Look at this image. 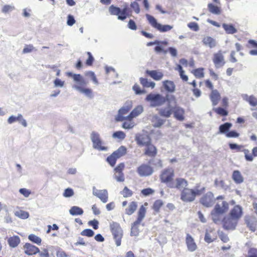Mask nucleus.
<instances>
[{
  "mask_svg": "<svg viewBox=\"0 0 257 257\" xmlns=\"http://www.w3.org/2000/svg\"><path fill=\"white\" fill-rule=\"evenodd\" d=\"M187 26L191 30L194 31H198L199 29L197 23L194 22L188 23Z\"/></svg>",
  "mask_w": 257,
  "mask_h": 257,
  "instance_id": "obj_61",
  "label": "nucleus"
},
{
  "mask_svg": "<svg viewBox=\"0 0 257 257\" xmlns=\"http://www.w3.org/2000/svg\"><path fill=\"white\" fill-rule=\"evenodd\" d=\"M70 214L72 215H80L83 213V209L78 206H72L69 210Z\"/></svg>",
  "mask_w": 257,
  "mask_h": 257,
  "instance_id": "obj_38",
  "label": "nucleus"
},
{
  "mask_svg": "<svg viewBox=\"0 0 257 257\" xmlns=\"http://www.w3.org/2000/svg\"><path fill=\"white\" fill-rule=\"evenodd\" d=\"M146 214V209L142 205L139 208L137 213V218L135 221H134L131 226V235L132 236H137L140 232L139 227L144 219Z\"/></svg>",
  "mask_w": 257,
  "mask_h": 257,
  "instance_id": "obj_7",
  "label": "nucleus"
},
{
  "mask_svg": "<svg viewBox=\"0 0 257 257\" xmlns=\"http://www.w3.org/2000/svg\"><path fill=\"white\" fill-rule=\"evenodd\" d=\"M173 101L176 103V99L174 95H171L169 99L163 96L160 94L150 93L147 95L146 100L150 102V106L152 107L160 106L164 104L166 100Z\"/></svg>",
  "mask_w": 257,
  "mask_h": 257,
  "instance_id": "obj_6",
  "label": "nucleus"
},
{
  "mask_svg": "<svg viewBox=\"0 0 257 257\" xmlns=\"http://www.w3.org/2000/svg\"><path fill=\"white\" fill-rule=\"evenodd\" d=\"M199 185L197 184L194 189H189L185 187L181 190V199L184 202L193 201L196 196L200 195L205 191V188H199Z\"/></svg>",
  "mask_w": 257,
  "mask_h": 257,
  "instance_id": "obj_5",
  "label": "nucleus"
},
{
  "mask_svg": "<svg viewBox=\"0 0 257 257\" xmlns=\"http://www.w3.org/2000/svg\"><path fill=\"white\" fill-rule=\"evenodd\" d=\"M146 73L149 75L154 80L158 81L162 79L164 74L160 70H149L146 71Z\"/></svg>",
  "mask_w": 257,
  "mask_h": 257,
  "instance_id": "obj_22",
  "label": "nucleus"
},
{
  "mask_svg": "<svg viewBox=\"0 0 257 257\" xmlns=\"http://www.w3.org/2000/svg\"><path fill=\"white\" fill-rule=\"evenodd\" d=\"M135 140L137 145L143 147V155L151 158H155L158 154V149L152 143L151 138L148 135L137 134Z\"/></svg>",
  "mask_w": 257,
  "mask_h": 257,
  "instance_id": "obj_2",
  "label": "nucleus"
},
{
  "mask_svg": "<svg viewBox=\"0 0 257 257\" xmlns=\"http://www.w3.org/2000/svg\"><path fill=\"white\" fill-rule=\"evenodd\" d=\"M244 221L247 227L252 232L256 229V218L252 216H247L245 217Z\"/></svg>",
  "mask_w": 257,
  "mask_h": 257,
  "instance_id": "obj_17",
  "label": "nucleus"
},
{
  "mask_svg": "<svg viewBox=\"0 0 257 257\" xmlns=\"http://www.w3.org/2000/svg\"><path fill=\"white\" fill-rule=\"evenodd\" d=\"M204 69L203 68H198L193 70L191 73L197 78H202L204 77Z\"/></svg>",
  "mask_w": 257,
  "mask_h": 257,
  "instance_id": "obj_37",
  "label": "nucleus"
},
{
  "mask_svg": "<svg viewBox=\"0 0 257 257\" xmlns=\"http://www.w3.org/2000/svg\"><path fill=\"white\" fill-rule=\"evenodd\" d=\"M207 7L209 11L212 14L215 15H219L221 14V9L218 6L210 3L208 4Z\"/></svg>",
  "mask_w": 257,
  "mask_h": 257,
  "instance_id": "obj_36",
  "label": "nucleus"
},
{
  "mask_svg": "<svg viewBox=\"0 0 257 257\" xmlns=\"http://www.w3.org/2000/svg\"><path fill=\"white\" fill-rule=\"evenodd\" d=\"M124 169V164L123 163H119L114 169V171L115 173H122L123 169Z\"/></svg>",
  "mask_w": 257,
  "mask_h": 257,
  "instance_id": "obj_63",
  "label": "nucleus"
},
{
  "mask_svg": "<svg viewBox=\"0 0 257 257\" xmlns=\"http://www.w3.org/2000/svg\"><path fill=\"white\" fill-rule=\"evenodd\" d=\"M246 46L249 48H256V49L251 50V51H257V42L253 40H248Z\"/></svg>",
  "mask_w": 257,
  "mask_h": 257,
  "instance_id": "obj_57",
  "label": "nucleus"
},
{
  "mask_svg": "<svg viewBox=\"0 0 257 257\" xmlns=\"http://www.w3.org/2000/svg\"><path fill=\"white\" fill-rule=\"evenodd\" d=\"M138 203L136 201L131 202L128 206L125 209V213L128 215L133 214L137 210Z\"/></svg>",
  "mask_w": 257,
  "mask_h": 257,
  "instance_id": "obj_26",
  "label": "nucleus"
},
{
  "mask_svg": "<svg viewBox=\"0 0 257 257\" xmlns=\"http://www.w3.org/2000/svg\"><path fill=\"white\" fill-rule=\"evenodd\" d=\"M174 170L172 168H167L161 171L159 179L161 183L166 184L168 187L171 189L181 190L188 185V182L185 179L178 177L174 180Z\"/></svg>",
  "mask_w": 257,
  "mask_h": 257,
  "instance_id": "obj_1",
  "label": "nucleus"
},
{
  "mask_svg": "<svg viewBox=\"0 0 257 257\" xmlns=\"http://www.w3.org/2000/svg\"><path fill=\"white\" fill-rule=\"evenodd\" d=\"M87 54L88 56V58L85 62V64L87 66H92L93 63L94 59L90 52H87Z\"/></svg>",
  "mask_w": 257,
  "mask_h": 257,
  "instance_id": "obj_58",
  "label": "nucleus"
},
{
  "mask_svg": "<svg viewBox=\"0 0 257 257\" xmlns=\"http://www.w3.org/2000/svg\"><path fill=\"white\" fill-rule=\"evenodd\" d=\"M232 126V124L230 122H225L219 126V132L221 134L226 133L230 128Z\"/></svg>",
  "mask_w": 257,
  "mask_h": 257,
  "instance_id": "obj_45",
  "label": "nucleus"
},
{
  "mask_svg": "<svg viewBox=\"0 0 257 257\" xmlns=\"http://www.w3.org/2000/svg\"><path fill=\"white\" fill-rule=\"evenodd\" d=\"M117 159L112 153L107 158L106 161L111 167H114Z\"/></svg>",
  "mask_w": 257,
  "mask_h": 257,
  "instance_id": "obj_49",
  "label": "nucleus"
},
{
  "mask_svg": "<svg viewBox=\"0 0 257 257\" xmlns=\"http://www.w3.org/2000/svg\"><path fill=\"white\" fill-rule=\"evenodd\" d=\"M232 178L236 184H240L243 181V178L240 172L238 170H235L233 172Z\"/></svg>",
  "mask_w": 257,
  "mask_h": 257,
  "instance_id": "obj_32",
  "label": "nucleus"
},
{
  "mask_svg": "<svg viewBox=\"0 0 257 257\" xmlns=\"http://www.w3.org/2000/svg\"><path fill=\"white\" fill-rule=\"evenodd\" d=\"M167 45L168 43L166 41H159L158 40H155L154 42H150L147 44V46H151L153 45Z\"/></svg>",
  "mask_w": 257,
  "mask_h": 257,
  "instance_id": "obj_56",
  "label": "nucleus"
},
{
  "mask_svg": "<svg viewBox=\"0 0 257 257\" xmlns=\"http://www.w3.org/2000/svg\"><path fill=\"white\" fill-rule=\"evenodd\" d=\"M244 99L248 102L251 106H257V98L253 95H245L244 97Z\"/></svg>",
  "mask_w": 257,
  "mask_h": 257,
  "instance_id": "obj_43",
  "label": "nucleus"
},
{
  "mask_svg": "<svg viewBox=\"0 0 257 257\" xmlns=\"http://www.w3.org/2000/svg\"><path fill=\"white\" fill-rule=\"evenodd\" d=\"M153 126L155 127H160L165 122V120L160 118L157 115H154L152 119Z\"/></svg>",
  "mask_w": 257,
  "mask_h": 257,
  "instance_id": "obj_30",
  "label": "nucleus"
},
{
  "mask_svg": "<svg viewBox=\"0 0 257 257\" xmlns=\"http://www.w3.org/2000/svg\"><path fill=\"white\" fill-rule=\"evenodd\" d=\"M9 245L12 247H16L20 242V239L18 236L15 235L10 237L8 240Z\"/></svg>",
  "mask_w": 257,
  "mask_h": 257,
  "instance_id": "obj_34",
  "label": "nucleus"
},
{
  "mask_svg": "<svg viewBox=\"0 0 257 257\" xmlns=\"http://www.w3.org/2000/svg\"><path fill=\"white\" fill-rule=\"evenodd\" d=\"M245 257H257V248L255 247L249 248Z\"/></svg>",
  "mask_w": 257,
  "mask_h": 257,
  "instance_id": "obj_51",
  "label": "nucleus"
},
{
  "mask_svg": "<svg viewBox=\"0 0 257 257\" xmlns=\"http://www.w3.org/2000/svg\"><path fill=\"white\" fill-rule=\"evenodd\" d=\"M15 215L16 216L23 219H27L29 216V213L28 212L22 210L16 211Z\"/></svg>",
  "mask_w": 257,
  "mask_h": 257,
  "instance_id": "obj_46",
  "label": "nucleus"
},
{
  "mask_svg": "<svg viewBox=\"0 0 257 257\" xmlns=\"http://www.w3.org/2000/svg\"><path fill=\"white\" fill-rule=\"evenodd\" d=\"M173 113L174 117L178 120L183 121L185 119V110L183 108L179 106L173 107Z\"/></svg>",
  "mask_w": 257,
  "mask_h": 257,
  "instance_id": "obj_19",
  "label": "nucleus"
},
{
  "mask_svg": "<svg viewBox=\"0 0 257 257\" xmlns=\"http://www.w3.org/2000/svg\"><path fill=\"white\" fill-rule=\"evenodd\" d=\"M215 205L211 212V216L213 221L217 223L221 219L222 216L228 211L229 203L225 200L223 195H219L215 198Z\"/></svg>",
  "mask_w": 257,
  "mask_h": 257,
  "instance_id": "obj_3",
  "label": "nucleus"
},
{
  "mask_svg": "<svg viewBox=\"0 0 257 257\" xmlns=\"http://www.w3.org/2000/svg\"><path fill=\"white\" fill-rule=\"evenodd\" d=\"M122 127L125 129H130L135 126V123L133 117H130L128 115L125 117Z\"/></svg>",
  "mask_w": 257,
  "mask_h": 257,
  "instance_id": "obj_28",
  "label": "nucleus"
},
{
  "mask_svg": "<svg viewBox=\"0 0 257 257\" xmlns=\"http://www.w3.org/2000/svg\"><path fill=\"white\" fill-rule=\"evenodd\" d=\"M222 27L227 34H233L236 33L237 30L232 25L223 24Z\"/></svg>",
  "mask_w": 257,
  "mask_h": 257,
  "instance_id": "obj_39",
  "label": "nucleus"
},
{
  "mask_svg": "<svg viewBox=\"0 0 257 257\" xmlns=\"http://www.w3.org/2000/svg\"><path fill=\"white\" fill-rule=\"evenodd\" d=\"M23 248L25 253L28 255L36 254L39 252V248L30 243H26Z\"/></svg>",
  "mask_w": 257,
  "mask_h": 257,
  "instance_id": "obj_18",
  "label": "nucleus"
},
{
  "mask_svg": "<svg viewBox=\"0 0 257 257\" xmlns=\"http://www.w3.org/2000/svg\"><path fill=\"white\" fill-rule=\"evenodd\" d=\"M222 223L224 229L234 230L237 224L238 221L228 215L224 217Z\"/></svg>",
  "mask_w": 257,
  "mask_h": 257,
  "instance_id": "obj_14",
  "label": "nucleus"
},
{
  "mask_svg": "<svg viewBox=\"0 0 257 257\" xmlns=\"http://www.w3.org/2000/svg\"><path fill=\"white\" fill-rule=\"evenodd\" d=\"M146 18L149 24L154 28L161 32H166L170 31L173 27L169 25H162L158 23L156 19L152 16L146 14Z\"/></svg>",
  "mask_w": 257,
  "mask_h": 257,
  "instance_id": "obj_10",
  "label": "nucleus"
},
{
  "mask_svg": "<svg viewBox=\"0 0 257 257\" xmlns=\"http://www.w3.org/2000/svg\"><path fill=\"white\" fill-rule=\"evenodd\" d=\"M163 86L165 90L170 92H173L175 90V85L174 83L170 80H165L163 82Z\"/></svg>",
  "mask_w": 257,
  "mask_h": 257,
  "instance_id": "obj_29",
  "label": "nucleus"
},
{
  "mask_svg": "<svg viewBox=\"0 0 257 257\" xmlns=\"http://www.w3.org/2000/svg\"><path fill=\"white\" fill-rule=\"evenodd\" d=\"M225 136L227 138H238L239 136V134L236 132L235 131H231L230 132H228L226 133Z\"/></svg>",
  "mask_w": 257,
  "mask_h": 257,
  "instance_id": "obj_60",
  "label": "nucleus"
},
{
  "mask_svg": "<svg viewBox=\"0 0 257 257\" xmlns=\"http://www.w3.org/2000/svg\"><path fill=\"white\" fill-rule=\"evenodd\" d=\"M214 195L212 193L209 192L203 195L200 199V202L206 207L212 206L214 202Z\"/></svg>",
  "mask_w": 257,
  "mask_h": 257,
  "instance_id": "obj_15",
  "label": "nucleus"
},
{
  "mask_svg": "<svg viewBox=\"0 0 257 257\" xmlns=\"http://www.w3.org/2000/svg\"><path fill=\"white\" fill-rule=\"evenodd\" d=\"M173 107L168 105L166 107L162 108L159 110V115L164 117L169 118L173 113Z\"/></svg>",
  "mask_w": 257,
  "mask_h": 257,
  "instance_id": "obj_23",
  "label": "nucleus"
},
{
  "mask_svg": "<svg viewBox=\"0 0 257 257\" xmlns=\"http://www.w3.org/2000/svg\"><path fill=\"white\" fill-rule=\"evenodd\" d=\"M154 190L150 188L144 189L141 191V193L144 196H148L154 193Z\"/></svg>",
  "mask_w": 257,
  "mask_h": 257,
  "instance_id": "obj_64",
  "label": "nucleus"
},
{
  "mask_svg": "<svg viewBox=\"0 0 257 257\" xmlns=\"http://www.w3.org/2000/svg\"><path fill=\"white\" fill-rule=\"evenodd\" d=\"M190 84L192 85L193 87L192 91L194 95H195L196 97H199L200 96L201 92V91L196 88V82L195 80H193L192 82L189 83Z\"/></svg>",
  "mask_w": 257,
  "mask_h": 257,
  "instance_id": "obj_47",
  "label": "nucleus"
},
{
  "mask_svg": "<svg viewBox=\"0 0 257 257\" xmlns=\"http://www.w3.org/2000/svg\"><path fill=\"white\" fill-rule=\"evenodd\" d=\"M175 70H177L179 72V75L183 81H187L188 80V77L185 74V71L183 70L182 67L178 64L175 68Z\"/></svg>",
  "mask_w": 257,
  "mask_h": 257,
  "instance_id": "obj_42",
  "label": "nucleus"
},
{
  "mask_svg": "<svg viewBox=\"0 0 257 257\" xmlns=\"http://www.w3.org/2000/svg\"><path fill=\"white\" fill-rule=\"evenodd\" d=\"M91 140L93 143V147L98 151H107V147L103 146V143L98 133L93 132L91 134Z\"/></svg>",
  "mask_w": 257,
  "mask_h": 257,
  "instance_id": "obj_11",
  "label": "nucleus"
},
{
  "mask_svg": "<svg viewBox=\"0 0 257 257\" xmlns=\"http://www.w3.org/2000/svg\"><path fill=\"white\" fill-rule=\"evenodd\" d=\"M110 231L113 236V238L117 246L121 244V240L123 235L122 230L119 223L112 222L110 224Z\"/></svg>",
  "mask_w": 257,
  "mask_h": 257,
  "instance_id": "obj_9",
  "label": "nucleus"
},
{
  "mask_svg": "<svg viewBox=\"0 0 257 257\" xmlns=\"http://www.w3.org/2000/svg\"><path fill=\"white\" fill-rule=\"evenodd\" d=\"M143 111V107L141 105L136 107L130 113L129 117L133 118L139 115Z\"/></svg>",
  "mask_w": 257,
  "mask_h": 257,
  "instance_id": "obj_35",
  "label": "nucleus"
},
{
  "mask_svg": "<svg viewBox=\"0 0 257 257\" xmlns=\"http://www.w3.org/2000/svg\"><path fill=\"white\" fill-rule=\"evenodd\" d=\"M131 7L137 13L139 14L140 12V6L136 2H134L131 4Z\"/></svg>",
  "mask_w": 257,
  "mask_h": 257,
  "instance_id": "obj_62",
  "label": "nucleus"
},
{
  "mask_svg": "<svg viewBox=\"0 0 257 257\" xmlns=\"http://www.w3.org/2000/svg\"><path fill=\"white\" fill-rule=\"evenodd\" d=\"M211 231L210 232H206L204 237L205 241L208 243L213 242L216 238V236Z\"/></svg>",
  "mask_w": 257,
  "mask_h": 257,
  "instance_id": "obj_41",
  "label": "nucleus"
},
{
  "mask_svg": "<svg viewBox=\"0 0 257 257\" xmlns=\"http://www.w3.org/2000/svg\"><path fill=\"white\" fill-rule=\"evenodd\" d=\"M244 154V157L247 161H252L253 158L257 157V147H254L252 150V153L251 154L248 149H244L243 150Z\"/></svg>",
  "mask_w": 257,
  "mask_h": 257,
  "instance_id": "obj_24",
  "label": "nucleus"
},
{
  "mask_svg": "<svg viewBox=\"0 0 257 257\" xmlns=\"http://www.w3.org/2000/svg\"><path fill=\"white\" fill-rule=\"evenodd\" d=\"M210 98L212 101L213 105H216L218 104L220 99V95L216 89L211 91L210 94Z\"/></svg>",
  "mask_w": 257,
  "mask_h": 257,
  "instance_id": "obj_27",
  "label": "nucleus"
},
{
  "mask_svg": "<svg viewBox=\"0 0 257 257\" xmlns=\"http://www.w3.org/2000/svg\"><path fill=\"white\" fill-rule=\"evenodd\" d=\"M108 11L110 15L117 16L118 19L122 21L132 16V11L127 6H125L121 10L119 8L111 5L109 7Z\"/></svg>",
  "mask_w": 257,
  "mask_h": 257,
  "instance_id": "obj_8",
  "label": "nucleus"
},
{
  "mask_svg": "<svg viewBox=\"0 0 257 257\" xmlns=\"http://www.w3.org/2000/svg\"><path fill=\"white\" fill-rule=\"evenodd\" d=\"M28 239L32 242L40 245L41 243L42 239L39 236L34 234H31L28 236Z\"/></svg>",
  "mask_w": 257,
  "mask_h": 257,
  "instance_id": "obj_48",
  "label": "nucleus"
},
{
  "mask_svg": "<svg viewBox=\"0 0 257 257\" xmlns=\"http://www.w3.org/2000/svg\"><path fill=\"white\" fill-rule=\"evenodd\" d=\"M137 172L140 177H148L152 175L154 169L150 165L143 163L137 168Z\"/></svg>",
  "mask_w": 257,
  "mask_h": 257,
  "instance_id": "obj_12",
  "label": "nucleus"
},
{
  "mask_svg": "<svg viewBox=\"0 0 257 257\" xmlns=\"http://www.w3.org/2000/svg\"><path fill=\"white\" fill-rule=\"evenodd\" d=\"M66 75L67 76L71 77L73 79V81L75 82L73 88L89 97H92V90L90 88L86 87L87 82L81 74H74L71 72H67L66 73Z\"/></svg>",
  "mask_w": 257,
  "mask_h": 257,
  "instance_id": "obj_4",
  "label": "nucleus"
},
{
  "mask_svg": "<svg viewBox=\"0 0 257 257\" xmlns=\"http://www.w3.org/2000/svg\"><path fill=\"white\" fill-rule=\"evenodd\" d=\"M242 214V207L239 205H236L230 210L228 215L238 221Z\"/></svg>",
  "mask_w": 257,
  "mask_h": 257,
  "instance_id": "obj_16",
  "label": "nucleus"
},
{
  "mask_svg": "<svg viewBox=\"0 0 257 257\" xmlns=\"http://www.w3.org/2000/svg\"><path fill=\"white\" fill-rule=\"evenodd\" d=\"M131 109V107L130 106L123 107L120 108L118 111V113L116 118V120L119 121H123L125 117H126L124 115L128 113Z\"/></svg>",
  "mask_w": 257,
  "mask_h": 257,
  "instance_id": "obj_25",
  "label": "nucleus"
},
{
  "mask_svg": "<svg viewBox=\"0 0 257 257\" xmlns=\"http://www.w3.org/2000/svg\"><path fill=\"white\" fill-rule=\"evenodd\" d=\"M94 195L99 198L103 203H106L108 200V193L106 190H99L94 193Z\"/></svg>",
  "mask_w": 257,
  "mask_h": 257,
  "instance_id": "obj_31",
  "label": "nucleus"
},
{
  "mask_svg": "<svg viewBox=\"0 0 257 257\" xmlns=\"http://www.w3.org/2000/svg\"><path fill=\"white\" fill-rule=\"evenodd\" d=\"M81 234L87 237H92L94 235V233L93 231L90 229H85L81 232Z\"/></svg>",
  "mask_w": 257,
  "mask_h": 257,
  "instance_id": "obj_59",
  "label": "nucleus"
},
{
  "mask_svg": "<svg viewBox=\"0 0 257 257\" xmlns=\"http://www.w3.org/2000/svg\"><path fill=\"white\" fill-rule=\"evenodd\" d=\"M203 44L210 48H213L216 46L217 42L215 39L210 36H205L202 39Z\"/></svg>",
  "mask_w": 257,
  "mask_h": 257,
  "instance_id": "obj_21",
  "label": "nucleus"
},
{
  "mask_svg": "<svg viewBox=\"0 0 257 257\" xmlns=\"http://www.w3.org/2000/svg\"><path fill=\"white\" fill-rule=\"evenodd\" d=\"M229 148L231 150H235L236 152H243L245 149H244V146L242 145H239L236 144H232L230 143L229 144Z\"/></svg>",
  "mask_w": 257,
  "mask_h": 257,
  "instance_id": "obj_50",
  "label": "nucleus"
},
{
  "mask_svg": "<svg viewBox=\"0 0 257 257\" xmlns=\"http://www.w3.org/2000/svg\"><path fill=\"white\" fill-rule=\"evenodd\" d=\"M186 244L189 251L191 252L194 251L197 248V245L195 243L193 238L189 234H187L186 237Z\"/></svg>",
  "mask_w": 257,
  "mask_h": 257,
  "instance_id": "obj_20",
  "label": "nucleus"
},
{
  "mask_svg": "<svg viewBox=\"0 0 257 257\" xmlns=\"http://www.w3.org/2000/svg\"><path fill=\"white\" fill-rule=\"evenodd\" d=\"M127 153V149L124 146H121L115 151L113 152V154L115 156L117 159L124 156Z\"/></svg>",
  "mask_w": 257,
  "mask_h": 257,
  "instance_id": "obj_33",
  "label": "nucleus"
},
{
  "mask_svg": "<svg viewBox=\"0 0 257 257\" xmlns=\"http://www.w3.org/2000/svg\"><path fill=\"white\" fill-rule=\"evenodd\" d=\"M112 136L113 138H118L121 140H123L125 137V134L124 132L122 131H117L114 132Z\"/></svg>",
  "mask_w": 257,
  "mask_h": 257,
  "instance_id": "obj_55",
  "label": "nucleus"
},
{
  "mask_svg": "<svg viewBox=\"0 0 257 257\" xmlns=\"http://www.w3.org/2000/svg\"><path fill=\"white\" fill-rule=\"evenodd\" d=\"M163 204L164 203L162 200H157L154 202L152 206V208L156 213H158L160 212V210L163 206Z\"/></svg>",
  "mask_w": 257,
  "mask_h": 257,
  "instance_id": "obj_44",
  "label": "nucleus"
},
{
  "mask_svg": "<svg viewBox=\"0 0 257 257\" xmlns=\"http://www.w3.org/2000/svg\"><path fill=\"white\" fill-rule=\"evenodd\" d=\"M214 110L216 113L221 116H227L228 113L227 110L220 107L215 108Z\"/></svg>",
  "mask_w": 257,
  "mask_h": 257,
  "instance_id": "obj_54",
  "label": "nucleus"
},
{
  "mask_svg": "<svg viewBox=\"0 0 257 257\" xmlns=\"http://www.w3.org/2000/svg\"><path fill=\"white\" fill-rule=\"evenodd\" d=\"M121 194L124 198H127L131 197L133 195V192L126 186H125L121 192Z\"/></svg>",
  "mask_w": 257,
  "mask_h": 257,
  "instance_id": "obj_52",
  "label": "nucleus"
},
{
  "mask_svg": "<svg viewBox=\"0 0 257 257\" xmlns=\"http://www.w3.org/2000/svg\"><path fill=\"white\" fill-rule=\"evenodd\" d=\"M85 75L91 78L94 84H98V81L93 72L91 71H87L85 73Z\"/></svg>",
  "mask_w": 257,
  "mask_h": 257,
  "instance_id": "obj_53",
  "label": "nucleus"
},
{
  "mask_svg": "<svg viewBox=\"0 0 257 257\" xmlns=\"http://www.w3.org/2000/svg\"><path fill=\"white\" fill-rule=\"evenodd\" d=\"M140 81L141 84L144 87H151L152 88H154L155 87V83L154 82L148 81L147 78L141 77L140 78Z\"/></svg>",
  "mask_w": 257,
  "mask_h": 257,
  "instance_id": "obj_40",
  "label": "nucleus"
},
{
  "mask_svg": "<svg viewBox=\"0 0 257 257\" xmlns=\"http://www.w3.org/2000/svg\"><path fill=\"white\" fill-rule=\"evenodd\" d=\"M212 60L216 68L222 67L226 63L223 53L221 50L213 54Z\"/></svg>",
  "mask_w": 257,
  "mask_h": 257,
  "instance_id": "obj_13",
  "label": "nucleus"
}]
</instances>
